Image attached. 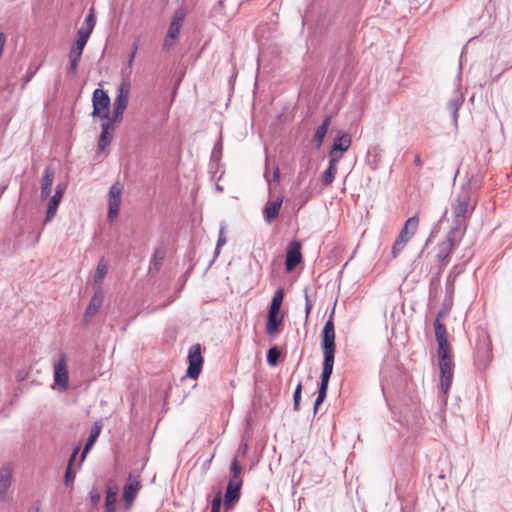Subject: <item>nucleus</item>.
Returning a JSON list of instances; mask_svg holds the SVG:
<instances>
[{
	"instance_id": "24",
	"label": "nucleus",
	"mask_w": 512,
	"mask_h": 512,
	"mask_svg": "<svg viewBox=\"0 0 512 512\" xmlns=\"http://www.w3.org/2000/svg\"><path fill=\"white\" fill-rule=\"evenodd\" d=\"M463 102H464L463 94L461 92H459L458 90H455L452 98L449 100L448 105H447L449 111L452 114V117H453V120L455 123H457L458 110L462 106Z\"/></svg>"
},
{
	"instance_id": "14",
	"label": "nucleus",
	"mask_w": 512,
	"mask_h": 512,
	"mask_svg": "<svg viewBox=\"0 0 512 512\" xmlns=\"http://www.w3.org/2000/svg\"><path fill=\"white\" fill-rule=\"evenodd\" d=\"M13 467L6 463L0 467V500L9 501L8 490L12 483Z\"/></svg>"
},
{
	"instance_id": "54",
	"label": "nucleus",
	"mask_w": 512,
	"mask_h": 512,
	"mask_svg": "<svg viewBox=\"0 0 512 512\" xmlns=\"http://www.w3.org/2000/svg\"><path fill=\"white\" fill-rule=\"evenodd\" d=\"M305 305L313 307V303L308 295L307 289L305 290Z\"/></svg>"
},
{
	"instance_id": "33",
	"label": "nucleus",
	"mask_w": 512,
	"mask_h": 512,
	"mask_svg": "<svg viewBox=\"0 0 512 512\" xmlns=\"http://www.w3.org/2000/svg\"><path fill=\"white\" fill-rule=\"evenodd\" d=\"M439 361L451 360V352L448 341H437Z\"/></svg>"
},
{
	"instance_id": "59",
	"label": "nucleus",
	"mask_w": 512,
	"mask_h": 512,
	"mask_svg": "<svg viewBox=\"0 0 512 512\" xmlns=\"http://www.w3.org/2000/svg\"><path fill=\"white\" fill-rule=\"evenodd\" d=\"M224 0H220L218 4L221 6L223 4Z\"/></svg>"
},
{
	"instance_id": "50",
	"label": "nucleus",
	"mask_w": 512,
	"mask_h": 512,
	"mask_svg": "<svg viewBox=\"0 0 512 512\" xmlns=\"http://www.w3.org/2000/svg\"><path fill=\"white\" fill-rule=\"evenodd\" d=\"M79 450H80V447H79V446H77V447H75V448H74V450H73V452H72V454H71V456H70V458H69V460H68V465H67V467H71V468H72V466H73V464H74V462H75V460H76V456H77V454L79 453Z\"/></svg>"
},
{
	"instance_id": "43",
	"label": "nucleus",
	"mask_w": 512,
	"mask_h": 512,
	"mask_svg": "<svg viewBox=\"0 0 512 512\" xmlns=\"http://www.w3.org/2000/svg\"><path fill=\"white\" fill-rule=\"evenodd\" d=\"M105 120L104 123H102L101 128L107 126V131H111L114 129V125L117 121H119L121 118H115L114 119V112H112V115H110V112L108 113V118H103Z\"/></svg>"
},
{
	"instance_id": "27",
	"label": "nucleus",
	"mask_w": 512,
	"mask_h": 512,
	"mask_svg": "<svg viewBox=\"0 0 512 512\" xmlns=\"http://www.w3.org/2000/svg\"><path fill=\"white\" fill-rule=\"evenodd\" d=\"M69 66L67 67V74L75 75L78 70V65L82 57V53L80 51H75L70 49L69 54Z\"/></svg>"
},
{
	"instance_id": "46",
	"label": "nucleus",
	"mask_w": 512,
	"mask_h": 512,
	"mask_svg": "<svg viewBox=\"0 0 512 512\" xmlns=\"http://www.w3.org/2000/svg\"><path fill=\"white\" fill-rule=\"evenodd\" d=\"M87 42L88 41H86L84 39L76 38V40L74 41V43L72 44L70 49H73L75 51H80L81 53H83L84 47L87 44Z\"/></svg>"
},
{
	"instance_id": "53",
	"label": "nucleus",
	"mask_w": 512,
	"mask_h": 512,
	"mask_svg": "<svg viewBox=\"0 0 512 512\" xmlns=\"http://www.w3.org/2000/svg\"><path fill=\"white\" fill-rule=\"evenodd\" d=\"M174 41L175 40H172L171 38H168V35H166L165 39H164V43H163V47L165 49H168L170 48L171 46L174 45Z\"/></svg>"
},
{
	"instance_id": "22",
	"label": "nucleus",
	"mask_w": 512,
	"mask_h": 512,
	"mask_svg": "<svg viewBox=\"0 0 512 512\" xmlns=\"http://www.w3.org/2000/svg\"><path fill=\"white\" fill-rule=\"evenodd\" d=\"M100 432H101V425H99L97 422L94 424V426L92 427V430L90 432V435L86 441V444L84 446V449L82 451V454H81V457H80V462H79V465L82 464V462L85 460L87 454L89 453V451L93 448L97 438L99 437L100 435Z\"/></svg>"
},
{
	"instance_id": "6",
	"label": "nucleus",
	"mask_w": 512,
	"mask_h": 512,
	"mask_svg": "<svg viewBox=\"0 0 512 512\" xmlns=\"http://www.w3.org/2000/svg\"><path fill=\"white\" fill-rule=\"evenodd\" d=\"M130 82L129 80H123L117 89V96L113 103L114 119L122 118L124 111L127 108L129 95H130Z\"/></svg>"
},
{
	"instance_id": "23",
	"label": "nucleus",
	"mask_w": 512,
	"mask_h": 512,
	"mask_svg": "<svg viewBox=\"0 0 512 512\" xmlns=\"http://www.w3.org/2000/svg\"><path fill=\"white\" fill-rule=\"evenodd\" d=\"M283 322V316L277 312L268 311L267 322H266V333L268 335H274L278 332L280 325Z\"/></svg>"
},
{
	"instance_id": "55",
	"label": "nucleus",
	"mask_w": 512,
	"mask_h": 512,
	"mask_svg": "<svg viewBox=\"0 0 512 512\" xmlns=\"http://www.w3.org/2000/svg\"><path fill=\"white\" fill-rule=\"evenodd\" d=\"M279 179H280V170H279V168H276L273 172V180L279 181Z\"/></svg>"
},
{
	"instance_id": "42",
	"label": "nucleus",
	"mask_w": 512,
	"mask_h": 512,
	"mask_svg": "<svg viewBox=\"0 0 512 512\" xmlns=\"http://www.w3.org/2000/svg\"><path fill=\"white\" fill-rule=\"evenodd\" d=\"M105 120L104 123H102L101 128L107 126V131H111L114 129V125L117 121H119L121 118H115L114 119V112H112V115H110V112L108 113V118H103Z\"/></svg>"
},
{
	"instance_id": "35",
	"label": "nucleus",
	"mask_w": 512,
	"mask_h": 512,
	"mask_svg": "<svg viewBox=\"0 0 512 512\" xmlns=\"http://www.w3.org/2000/svg\"><path fill=\"white\" fill-rule=\"evenodd\" d=\"M164 258H165V250L161 249V248H157L154 251V254L152 257L150 269H152V267H153L155 270H159Z\"/></svg>"
},
{
	"instance_id": "15",
	"label": "nucleus",
	"mask_w": 512,
	"mask_h": 512,
	"mask_svg": "<svg viewBox=\"0 0 512 512\" xmlns=\"http://www.w3.org/2000/svg\"><path fill=\"white\" fill-rule=\"evenodd\" d=\"M104 299L103 290L100 286L95 287V292L93 297L90 300V303L88 304L85 314H84V320L88 322L93 316H95L100 307L102 306Z\"/></svg>"
},
{
	"instance_id": "17",
	"label": "nucleus",
	"mask_w": 512,
	"mask_h": 512,
	"mask_svg": "<svg viewBox=\"0 0 512 512\" xmlns=\"http://www.w3.org/2000/svg\"><path fill=\"white\" fill-rule=\"evenodd\" d=\"M55 177V170L52 166H47L41 179L40 197L42 200L47 199L51 194V187Z\"/></svg>"
},
{
	"instance_id": "12",
	"label": "nucleus",
	"mask_w": 512,
	"mask_h": 512,
	"mask_svg": "<svg viewBox=\"0 0 512 512\" xmlns=\"http://www.w3.org/2000/svg\"><path fill=\"white\" fill-rule=\"evenodd\" d=\"M302 261L301 243L297 240L291 241L287 247L285 268L287 272L293 271Z\"/></svg>"
},
{
	"instance_id": "51",
	"label": "nucleus",
	"mask_w": 512,
	"mask_h": 512,
	"mask_svg": "<svg viewBox=\"0 0 512 512\" xmlns=\"http://www.w3.org/2000/svg\"><path fill=\"white\" fill-rule=\"evenodd\" d=\"M248 451V445L246 443H243L242 445H240L238 451H237V454L235 456H237V459L239 460V457H244L246 455Z\"/></svg>"
},
{
	"instance_id": "5",
	"label": "nucleus",
	"mask_w": 512,
	"mask_h": 512,
	"mask_svg": "<svg viewBox=\"0 0 512 512\" xmlns=\"http://www.w3.org/2000/svg\"><path fill=\"white\" fill-rule=\"evenodd\" d=\"M54 385L59 391H65L68 388L69 372L64 353L58 354V359L53 364Z\"/></svg>"
},
{
	"instance_id": "2",
	"label": "nucleus",
	"mask_w": 512,
	"mask_h": 512,
	"mask_svg": "<svg viewBox=\"0 0 512 512\" xmlns=\"http://www.w3.org/2000/svg\"><path fill=\"white\" fill-rule=\"evenodd\" d=\"M321 347L323 350V365L321 380L318 389V396L314 403V413H317L319 406L324 402L327 396L329 380L333 372L335 359V327L333 316L326 321L321 332Z\"/></svg>"
},
{
	"instance_id": "3",
	"label": "nucleus",
	"mask_w": 512,
	"mask_h": 512,
	"mask_svg": "<svg viewBox=\"0 0 512 512\" xmlns=\"http://www.w3.org/2000/svg\"><path fill=\"white\" fill-rule=\"evenodd\" d=\"M465 233L450 228L444 241L438 244L437 261L441 263L442 269L448 263L454 249L459 245Z\"/></svg>"
},
{
	"instance_id": "20",
	"label": "nucleus",
	"mask_w": 512,
	"mask_h": 512,
	"mask_svg": "<svg viewBox=\"0 0 512 512\" xmlns=\"http://www.w3.org/2000/svg\"><path fill=\"white\" fill-rule=\"evenodd\" d=\"M331 119H332V116L331 115H327L325 116V118L323 119V122L321 123L320 126H318V128L316 129L314 135H313V143L315 144V147L316 148H320L323 144V141H324V138L327 134V131H328V128L330 126V123H331Z\"/></svg>"
},
{
	"instance_id": "41",
	"label": "nucleus",
	"mask_w": 512,
	"mask_h": 512,
	"mask_svg": "<svg viewBox=\"0 0 512 512\" xmlns=\"http://www.w3.org/2000/svg\"><path fill=\"white\" fill-rule=\"evenodd\" d=\"M222 502V493L221 491H218L212 500L210 512H220Z\"/></svg>"
},
{
	"instance_id": "26",
	"label": "nucleus",
	"mask_w": 512,
	"mask_h": 512,
	"mask_svg": "<svg viewBox=\"0 0 512 512\" xmlns=\"http://www.w3.org/2000/svg\"><path fill=\"white\" fill-rule=\"evenodd\" d=\"M62 200V197L58 196V194H54L49 202H48V206H47V211H46V216H45V223H49L53 220V218L55 217L56 213H57V209L59 207V204Z\"/></svg>"
},
{
	"instance_id": "58",
	"label": "nucleus",
	"mask_w": 512,
	"mask_h": 512,
	"mask_svg": "<svg viewBox=\"0 0 512 512\" xmlns=\"http://www.w3.org/2000/svg\"><path fill=\"white\" fill-rule=\"evenodd\" d=\"M212 458H213V456H212L210 459H208V460L206 461V465H209V464H210V462L212 461Z\"/></svg>"
},
{
	"instance_id": "7",
	"label": "nucleus",
	"mask_w": 512,
	"mask_h": 512,
	"mask_svg": "<svg viewBox=\"0 0 512 512\" xmlns=\"http://www.w3.org/2000/svg\"><path fill=\"white\" fill-rule=\"evenodd\" d=\"M188 368L186 375L192 379H197L202 369L203 357L202 349L199 343L192 345L188 353Z\"/></svg>"
},
{
	"instance_id": "28",
	"label": "nucleus",
	"mask_w": 512,
	"mask_h": 512,
	"mask_svg": "<svg viewBox=\"0 0 512 512\" xmlns=\"http://www.w3.org/2000/svg\"><path fill=\"white\" fill-rule=\"evenodd\" d=\"M108 271V265L104 259H101L98 262L95 274H94V283L98 286L102 283Z\"/></svg>"
},
{
	"instance_id": "19",
	"label": "nucleus",
	"mask_w": 512,
	"mask_h": 512,
	"mask_svg": "<svg viewBox=\"0 0 512 512\" xmlns=\"http://www.w3.org/2000/svg\"><path fill=\"white\" fill-rule=\"evenodd\" d=\"M117 494H118L117 485L113 481H110L107 484V489H106L105 512H116Z\"/></svg>"
},
{
	"instance_id": "25",
	"label": "nucleus",
	"mask_w": 512,
	"mask_h": 512,
	"mask_svg": "<svg viewBox=\"0 0 512 512\" xmlns=\"http://www.w3.org/2000/svg\"><path fill=\"white\" fill-rule=\"evenodd\" d=\"M337 162L338 161L336 160V158H333V159L330 158L329 159V166L323 172L322 177H321L322 185L328 186V185H330L334 181L335 174L337 172V167H336Z\"/></svg>"
},
{
	"instance_id": "11",
	"label": "nucleus",
	"mask_w": 512,
	"mask_h": 512,
	"mask_svg": "<svg viewBox=\"0 0 512 512\" xmlns=\"http://www.w3.org/2000/svg\"><path fill=\"white\" fill-rule=\"evenodd\" d=\"M351 136L348 133H341L338 134L331 146L329 157L330 158H336L337 161H339L342 158V155L345 151L349 149L351 146Z\"/></svg>"
},
{
	"instance_id": "57",
	"label": "nucleus",
	"mask_w": 512,
	"mask_h": 512,
	"mask_svg": "<svg viewBox=\"0 0 512 512\" xmlns=\"http://www.w3.org/2000/svg\"><path fill=\"white\" fill-rule=\"evenodd\" d=\"M312 310V307L309 306V305H305V314H306V318H308L310 312Z\"/></svg>"
},
{
	"instance_id": "48",
	"label": "nucleus",
	"mask_w": 512,
	"mask_h": 512,
	"mask_svg": "<svg viewBox=\"0 0 512 512\" xmlns=\"http://www.w3.org/2000/svg\"><path fill=\"white\" fill-rule=\"evenodd\" d=\"M92 31L85 28V27H81L78 31H77V38L79 39H84L86 41L89 40V37L91 35Z\"/></svg>"
},
{
	"instance_id": "16",
	"label": "nucleus",
	"mask_w": 512,
	"mask_h": 512,
	"mask_svg": "<svg viewBox=\"0 0 512 512\" xmlns=\"http://www.w3.org/2000/svg\"><path fill=\"white\" fill-rule=\"evenodd\" d=\"M283 203L282 197H277L274 200H268L263 209V216L268 224H271L279 215Z\"/></svg>"
},
{
	"instance_id": "13",
	"label": "nucleus",
	"mask_w": 512,
	"mask_h": 512,
	"mask_svg": "<svg viewBox=\"0 0 512 512\" xmlns=\"http://www.w3.org/2000/svg\"><path fill=\"white\" fill-rule=\"evenodd\" d=\"M440 369V389L444 395H447L453 378V360L439 361Z\"/></svg>"
},
{
	"instance_id": "10",
	"label": "nucleus",
	"mask_w": 512,
	"mask_h": 512,
	"mask_svg": "<svg viewBox=\"0 0 512 512\" xmlns=\"http://www.w3.org/2000/svg\"><path fill=\"white\" fill-rule=\"evenodd\" d=\"M121 193H122V186L119 182H116L110 187L109 190V209H108V219L113 220L116 218L119 214V209L121 205Z\"/></svg>"
},
{
	"instance_id": "40",
	"label": "nucleus",
	"mask_w": 512,
	"mask_h": 512,
	"mask_svg": "<svg viewBox=\"0 0 512 512\" xmlns=\"http://www.w3.org/2000/svg\"><path fill=\"white\" fill-rule=\"evenodd\" d=\"M301 392H302V382L299 381L294 390V393H293V401H294L293 408L295 411H298L299 407H300Z\"/></svg>"
},
{
	"instance_id": "8",
	"label": "nucleus",
	"mask_w": 512,
	"mask_h": 512,
	"mask_svg": "<svg viewBox=\"0 0 512 512\" xmlns=\"http://www.w3.org/2000/svg\"><path fill=\"white\" fill-rule=\"evenodd\" d=\"M243 481H228L223 497L224 512L232 510L241 496Z\"/></svg>"
},
{
	"instance_id": "39",
	"label": "nucleus",
	"mask_w": 512,
	"mask_h": 512,
	"mask_svg": "<svg viewBox=\"0 0 512 512\" xmlns=\"http://www.w3.org/2000/svg\"><path fill=\"white\" fill-rule=\"evenodd\" d=\"M406 244L407 243L404 240L397 237V239L395 240V242L392 246V251H391L392 257L396 258L404 250Z\"/></svg>"
},
{
	"instance_id": "49",
	"label": "nucleus",
	"mask_w": 512,
	"mask_h": 512,
	"mask_svg": "<svg viewBox=\"0 0 512 512\" xmlns=\"http://www.w3.org/2000/svg\"><path fill=\"white\" fill-rule=\"evenodd\" d=\"M137 50H138V44H137V42H134L133 45H132V51L129 54V59H128V66L129 67H132V65H133L135 56L137 54Z\"/></svg>"
},
{
	"instance_id": "44",
	"label": "nucleus",
	"mask_w": 512,
	"mask_h": 512,
	"mask_svg": "<svg viewBox=\"0 0 512 512\" xmlns=\"http://www.w3.org/2000/svg\"><path fill=\"white\" fill-rule=\"evenodd\" d=\"M95 24H96V20H95L94 10L91 9L85 18L83 27L93 31Z\"/></svg>"
},
{
	"instance_id": "4",
	"label": "nucleus",
	"mask_w": 512,
	"mask_h": 512,
	"mask_svg": "<svg viewBox=\"0 0 512 512\" xmlns=\"http://www.w3.org/2000/svg\"><path fill=\"white\" fill-rule=\"evenodd\" d=\"M110 105L111 101L107 92L100 88L95 89L92 96V117L108 118Z\"/></svg>"
},
{
	"instance_id": "60",
	"label": "nucleus",
	"mask_w": 512,
	"mask_h": 512,
	"mask_svg": "<svg viewBox=\"0 0 512 512\" xmlns=\"http://www.w3.org/2000/svg\"><path fill=\"white\" fill-rule=\"evenodd\" d=\"M35 512H38V510H36Z\"/></svg>"
},
{
	"instance_id": "34",
	"label": "nucleus",
	"mask_w": 512,
	"mask_h": 512,
	"mask_svg": "<svg viewBox=\"0 0 512 512\" xmlns=\"http://www.w3.org/2000/svg\"><path fill=\"white\" fill-rule=\"evenodd\" d=\"M226 242V225L222 223L219 228V235L214 251V258H216L219 255L221 247L224 246Z\"/></svg>"
},
{
	"instance_id": "21",
	"label": "nucleus",
	"mask_w": 512,
	"mask_h": 512,
	"mask_svg": "<svg viewBox=\"0 0 512 512\" xmlns=\"http://www.w3.org/2000/svg\"><path fill=\"white\" fill-rule=\"evenodd\" d=\"M185 13L182 10H177L173 16V19L170 23L167 35L168 38H171L172 40H176L180 29L182 27V22L184 20Z\"/></svg>"
},
{
	"instance_id": "38",
	"label": "nucleus",
	"mask_w": 512,
	"mask_h": 512,
	"mask_svg": "<svg viewBox=\"0 0 512 512\" xmlns=\"http://www.w3.org/2000/svg\"><path fill=\"white\" fill-rule=\"evenodd\" d=\"M456 268L457 267L453 268V270L449 273L447 280H446V295H450L451 297L454 296V290H455L454 284H455V279L457 276V273L455 271Z\"/></svg>"
},
{
	"instance_id": "29",
	"label": "nucleus",
	"mask_w": 512,
	"mask_h": 512,
	"mask_svg": "<svg viewBox=\"0 0 512 512\" xmlns=\"http://www.w3.org/2000/svg\"><path fill=\"white\" fill-rule=\"evenodd\" d=\"M441 320V318H435L434 320L436 341H448L447 329Z\"/></svg>"
},
{
	"instance_id": "32",
	"label": "nucleus",
	"mask_w": 512,
	"mask_h": 512,
	"mask_svg": "<svg viewBox=\"0 0 512 512\" xmlns=\"http://www.w3.org/2000/svg\"><path fill=\"white\" fill-rule=\"evenodd\" d=\"M241 472H242V466L237 459V456H235L231 462L230 465V473L232 477L229 481H243L241 478Z\"/></svg>"
},
{
	"instance_id": "18",
	"label": "nucleus",
	"mask_w": 512,
	"mask_h": 512,
	"mask_svg": "<svg viewBox=\"0 0 512 512\" xmlns=\"http://www.w3.org/2000/svg\"><path fill=\"white\" fill-rule=\"evenodd\" d=\"M419 224L418 216H412L405 222L403 228L398 235V238L404 240L406 243L414 236Z\"/></svg>"
},
{
	"instance_id": "37",
	"label": "nucleus",
	"mask_w": 512,
	"mask_h": 512,
	"mask_svg": "<svg viewBox=\"0 0 512 512\" xmlns=\"http://www.w3.org/2000/svg\"><path fill=\"white\" fill-rule=\"evenodd\" d=\"M280 354L281 352L277 346L269 348L267 352V363L270 366H276L278 364Z\"/></svg>"
},
{
	"instance_id": "1",
	"label": "nucleus",
	"mask_w": 512,
	"mask_h": 512,
	"mask_svg": "<svg viewBox=\"0 0 512 512\" xmlns=\"http://www.w3.org/2000/svg\"><path fill=\"white\" fill-rule=\"evenodd\" d=\"M480 187L477 179L470 177L451 200L453 222L450 228L466 232V219L470 217L477 205L476 192Z\"/></svg>"
},
{
	"instance_id": "47",
	"label": "nucleus",
	"mask_w": 512,
	"mask_h": 512,
	"mask_svg": "<svg viewBox=\"0 0 512 512\" xmlns=\"http://www.w3.org/2000/svg\"><path fill=\"white\" fill-rule=\"evenodd\" d=\"M90 501L92 506H97L101 501V493L97 489H92L90 491Z\"/></svg>"
},
{
	"instance_id": "52",
	"label": "nucleus",
	"mask_w": 512,
	"mask_h": 512,
	"mask_svg": "<svg viewBox=\"0 0 512 512\" xmlns=\"http://www.w3.org/2000/svg\"><path fill=\"white\" fill-rule=\"evenodd\" d=\"M66 184L65 183H58L56 188H55V193L54 194H58V196L60 197H63V194L66 190Z\"/></svg>"
},
{
	"instance_id": "9",
	"label": "nucleus",
	"mask_w": 512,
	"mask_h": 512,
	"mask_svg": "<svg viewBox=\"0 0 512 512\" xmlns=\"http://www.w3.org/2000/svg\"><path fill=\"white\" fill-rule=\"evenodd\" d=\"M141 488L140 473L136 470L129 473L126 484L123 488V498L126 505H131Z\"/></svg>"
},
{
	"instance_id": "45",
	"label": "nucleus",
	"mask_w": 512,
	"mask_h": 512,
	"mask_svg": "<svg viewBox=\"0 0 512 512\" xmlns=\"http://www.w3.org/2000/svg\"><path fill=\"white\" fill-rule=\"evenodd\" d=\"M74 479H75V472H73L71 467H67L66 471H65V476H64L65 485L66 486L72 485L74 482Z\"/></svg>"
},
{
	"instance_id": "31",
	"label": "nucleus",
	"mask_w": 512,
	"mask_h": 512,
	"mask_svg": "<svg viewBox=\"0 0 512 512\" xmlns=\"http://www.w3.org/2000/svg\"><path fill=\"white\" fill-rule=\"evenodd\" d=\"M452 306H453V297H451L450 295H445L441 309L437 313L436 318L443 319L446 316H448L452 309Z\"/></svg>"
},
{
	"instance_id": "56",
	"label": "nucleus",
	"mask_w": 512,
	"mask_h": 512,
	"mask_svg": "<svg viewBox=\"0 0 512 512\" xmlns=\"http://www.w3.org/2000/svg\"><path fill=\"white\" fill-rule=\"evenodd\" d=\"M414 163H415V165H417V166H422V165H423V162H422V160H421V158H420V156H419V155H417V156L415 157Z\"/></svg>"
},
{
	"instance_id": "36",
	"label": "nucleus",
	"mask_w": 512,
	"mask_h": 512,
	"mask_svg": "<svg viewBox=\"0 0 512 512\" xmlns=\"http://www.w3.org/2000/svg\"><path fill=\"white\" fill-rule=\"evenodd\" d=\"M111 139L112 135L110 134V131H107V126L103 127L98 141V150L104 151L105 148L110 144Z\"/></svg>"
},
{
	"instance_id": "30",
	"label": "nucleus",
	"mask_w": 512,
	"mask_h": 512,
	"mask_svg": "<svg viewBox=\"0 0 512 512\" xmlns=\"http://www.w3.org/2000/svg\"><path fill=\"white\" fill-rule=\"evenodd\" d=\"M284 298V290L278 289L271 301L268 311L280 313L281 305Z\"/></svg>"
}]
</instances>
